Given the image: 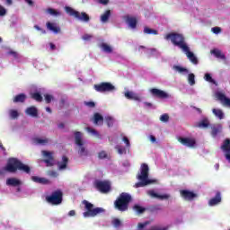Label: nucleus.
Returning <instances> with one entry per match:
<instances>
[{
  "mask_svg": "<svg viewBox=\"0 0 230 230\" xmlns=\"http://www.w3.org/2000/svg\"><path fill=\"white\" fill-rule=\"evenodd\" d=\"M84 105H86V107H90V109H94V107H96V103L94 102H85Z\"/></svg>",
  "mask_w": 230,
  "mask_h": 230,
  "instance_id": "50",
  "label": "nucleus"
},
{
  "mask_svg": "<svg viewBox=\"0 0 230 230\" xmlns=\"http://www.w3.org/2000/svg\"><path fill=\"white\" fill-rule=\"evenodd\" d=\"M110 17H111V10L105 11V13L102 15H101L102 22H107Z\"/></svg>",
  "mask_w": 230,
  "mask_h": 230,
  "instance_id": "32",
  "label": "nucleus"
},
{
  "mask_svg": "<svg viewBox=\"0 0 230 230\" xmlns=\"http://www.w3.org/2000/svg\"><path fill=\"white\" fill-rule=\"evenodd\" d=\"M47 28L54 33H60V27L57 26V23H52L51 22H47Z\"/></svg>",
  "mask_w": 230,
  "mask_h": 230,
  "instance_id": "26",
  "label": "nucleus"
},
{
  "mask_svg": "<svg viewBox=\"0 0 230 230\" xmlns=\"http://www.w3.org/2000/svg\"><path fill=\"white\" fill-rule=\"evenodd\" d=\"M83 204L84 206L85 212L83 213L84 218L98 217V215H102V213H105V209L103 208L97 207L94 208V205L87 200H83Z\"/></svg>",
  "mask_w": 230,
  "mask_h": 230,
  "instance_id": "5",
  "label": "nucleus"
},
{
  "mask_svg": "<svg viewBox=\"0 0 230 230\" xmlns=\"http://www.w3.org/2000/svg\"><path fill=\"white\" fill-rule=\"evenodd\" d=\"M58 128H64V127H65V125H64V123H60V124H58Z\"/></svg>",
  "mask_w": 230,
  "mask_h": 230,
  "instance_id": "64",
  "label": "nucleus"
},
{
  "mask_svg": "<svg viewBox=\"0 0 230 230\" xmlns=\"http://www.w3.org/2000/svg\"><path fill=\"white\" fill-rule=\"evenodd\" d=\"M130 202H132V196L127 192H122L115 200L114 206L119 211H128Z\"/></svg>",
  "mask_w": 230,
  "mask_h": 230,
  "instance_id": "3",
  "label": "nucleus"
},
{
  "mask_svg": "<svg viewBox=\"0 0 230 230\" xmlns=\"http://www.w3.org/2000/svg\"><path fill=\"white\" fill-rule=\"evenodd\" d=\"M178 141H179V143L183 145V146H188L189 148H194L195 145H197V140H195V138L180 137L178 138Z\"/></svg>",
  "mask_w": 230,
  "mask_h": 230,
  "instance_id": "12",
  "label": "nucleus"
},
{
  "mask_svg": "<svg viewBox=\"0 0 230 230\" xmlns=\"http://www.w3.org/2000/svg\"><path fill=\"white\" fill-rule=\"evenodd\" d=\"M212 131H211V136L212 137H216L217 136H218V134H220L222 128L221 127H212Z\"/></svg>",
  "mask_w": 230,
  "mask_h": 230,
  "instance_id": "33",
  "label": "nucleus"
},
{
  "mask_svg": "<svg viewBox=\"0 0 230 230\" xmlns=\"http://www.w3.org/2000/svg\"><path fill=\"white\" fill-rule=\"evenodd\" d=\"M180 193L182 199H184L185 200H193L197 197V194L188 190H182L180 191Z\"/></svg>",
  "mask_w": 230,
  "mask_h": 230,
  "instance_id": "15",
  "label": "nucleus"
},
{
  "mask_svg": "<svg viewBox=\"0 0 230 230\" xmlns=\"http://www.w3.org/2000/svg\"><path fill=\"white\" fill-rule=\"evenodd\" d=\"M93 89L97 93H112V91H116V86L109 82H103L98 84H94Z\"/></svg>",
  "mask_w": 230,
  "mask_h": 230,
  "instance_id": "9",
  "label": "nucleus"
},
{
  "mask_svg": "<svg viewBox=\"0 0 230 230\" xmlns=\"http://www.w3.org/2000/svg\"><path fill=\"white\" fill-rule=\"evenodd\" d=\"M106 120V124L109 128L113 127L114 126V119H112V117H106L105 118Z\"/></svg>",
  "mask_w": 230,
  "mask_h": 230,
  "instance_id": "45",
  "label": "nucleus"
},
{
  "mask_svg": "<svg viewBox=\"0 0 230 230\" xmlns=\"http://www.w3.org/2000/svg\"><path fill=\"white\" fill-rule=\"evenodd\" d=\"M122 141H124V143L128 148H130V140H128V137H123Z\"/></svg>",
  "mask_w": 230,
  "mask_h": 230,
  "instance_id": "53",
  "label": "nucleus"
},
{
  "mask_svg": "<svg viewBox=\"0 0 230 230\" xmlns=\"http://www.w3.org/2000/svg\"><path fill=\"white\" fill-rule=\"evenodd\" d=\"M115 150L118 151V154H119L120 155L123 154H127V149L124 146L119 145H117L115 146Z\"/></svg>",
  "mask_w": 230,
  "mask_h": 230,
  "instance_id": "41",
  "label": "nucleus"
},
{
  "mask_svg": "<svg viewBox=\"0 0 230 230\" xmlns=\"http://www.w3.org/2000/svg\"><path fill=\"white\" fill-rule=\"evenodd\" d=\"M42 155L46 157V159L43 160V163H45L47 166H54L55 157H53L52 152L42 151Z\"/></svg>",
  "mask_w": 230,
  "mask_h": 230,
  "instance_id": "14",
  "label": "nucleus"
},
{
  "mask_svg": "<svg viewBox=\"0 0 230 230\" xmlns=\"http://www.w3.org/2000/svg\"><path fill=\"white\" fill-rule=\"evenodd\" d=\"M25 3H28L29 6H33V0H25Z\"/></svg>",
  "mask_w": 230,
  "mask_h": 230,
  "instance_id": "61",
  "label": "nucleus"
},
{
  "mask_svg": "<svg viewBox=\"0 0 230 230\" xmlns=\"http://www.w3.org/2000/svg\"><path fill=\"white\" fill-rule=\"evenodd\" d=\"M125 96L128 100H134L135 102H141V97L133 92H126Z\"/></svg>",
  "mask_w": 230,
  "mask_h": 230,
  "instance_id": "21",
  "label": "nucleus"
},
{
  "mask_svg": "<svg viewBox=\"0 0 230 230\" xmlns=\"http://www.w3.org/2000/svg\"><path fill=\"white\" fill-rule=\"evenodd\" d=\"M46 201L52 206H58L64 199V192L60 190L52 191L49 196H46Z\"/></svg>",
  "mask_w": 230,
  "mask_h": 230,
  "instance_id": "6",
  "label": "nucleus"
},
{
  "mask_svg": "<svg viewBox=\"0 0 230 230\" xmlns=\"http://www.w3.org/2000/svg\"><path fill=\"white\" fill-rule=\"evenodd\" d=\"M94 186L101 193H109L111 191V181L97 180L94 182Z\"/></svg>",
  "mask_w": 230,
  "mask_h": 230,
  "instance_id": "10",
  "label": "nucleus"
},
{
  "mask_svg": "<svg viewBox=\"0 0 230 230\" xmlns=\"http://www.w3.org/2000/svg\"><path fill=\"white\" fill-rule=\"evenodd\" d=\"M34 141L37 145H48V143L49 142V140L48 138H40V137H36L34 138Z\"/></svg>",
  "mask_w": 230,
  "mask_h": 230,
  "instance_id": "37",
  "label": "nucleus"
},
{
  "mask_svg": "<svg viewBox=\"0 0 230 230\" xmlns=\"http://www.w3.org/2000/svg\"><path fill=\"white\" fill-rule=\"evenodd\" d=\"M204 79L206 82H209L210 84H215V79L211 76V74H205Z\"/></svg>",
  "mask_w": 230,
  "mask_h": 230,
  "instance_id": "46",
  "label": "nucleus"
},
{
  "mask_svg": "<svg viewBox=\"0 0 230 230\" xmlns=\"http://www.w3.org/2000/svg\"><path fill=\"white\" fill-rule=\"evenodd\" d=\"M49 46H50V49H52V51H54V49H57V46H55V44L50 43Z\"/></svg>",
  "mask_w": 230,
  "mask_h": 230,
  "instance_id": "62",
  "label": "nucleus"
},
{
  "mask_svg": "<svg viewBox=\"0 0 230 230\" xmlns=\"http://www.w3.org/2000/svg\"><path fill=\"white\" fill-rule=\"evenodd\" d=\"M188 82L190 85H195V74H189Z\"/></svg>",
  "mask_w": 230,
  "mask_h": 230,
  "instance_id": "44",
  "label": "nucleus"
},
{
  "mask_svg": "<svg viewBox=\"0 0 230 230\" xmlns=\"http://www.w3.org/2000/svg\"><path fill=\"white\" fill-rule=\"evenodd\" d=\"M68 215L69 217H75V215H76V212L75 210H70Z\"/></svg>",
  "mask_w": 230,
  "mask_h": 230,
  "instance_id": "60",
  "label": "nucleus"
},
{
  "mask_svg": "<svg viewBox=\"0 0 230 230\" xmlns=\"http://www.w3.org/2000/svg\"><path fill=\"white\" fill-rule=\"evenodd\" d=\"M9 115L12 119H17V118H19V111H17L16 110H10Z\"/></svg>",
  "mask_w": 230,
  "mask_h": 230,
  "instance_id": "42",
  "label": "nucleus"
},
{
  "mask_svg": "<svg viewBox=\"0 0 230 230\" xmlns=\"http://www.w3.org/2000/svg\"><path fill=\"white\" fill-rule=\"evenodd\" d=\"M147 195H149V197H152L153 199H160V200H168V199H170V195L169 194H157L155 190H151L147 191Z\"/></svg>",
  "mask_w": 230,
  "mask_h": 230,
  "instance_id": "17",
  "label": "nucleus"
},
{
  "mask_svg": "<svg viewBox=\"0 0 230 230\" xmlns=\"http://www.w3.org/2000/svg\"><path fill=\"white\" fill-rule=\"evenodd\" d=\"M26 95L24 93H19L13 99V103H24L26 102Z\"/></svg>",
  "mask_w": 230,
  "mask_h": 230,
  "instance_id": "25",
  "label": "nucleus"
},
{
  "mask_svg": "<svg viewBox=\"0 0 230 230\" xmlns=\"http://www.w3.org/2000/svg\"><path fill=\"white\" fill-rule=\"evenodd\" d=\"M49 175L50 177L57 178V177H58V172H57L56 171H50V172H49Z\"/></svg>",
  "mask_w": 230,
  "mask_h": 230,
  "instance_id": "55",
  "label": "nucleus"
},
{
  "mask_svg": "<svg viewBox=\"0 0 230 230\" xmlns=\"http://www.w3.org/2000/svg\"><path fill=\"white\" fill-rule=\"evenodd\" d=\"M65 10L66 13H68V15H71V17H75L78 21H82L83 22H89V21H91V18L86 13H80L69 6L65 7Z\"/></svg>",
  "mask_w": 230,
  "mask_h": 230,
  "instance_id": "7",
  "label": "nucleus"
},
{
  "mask_svg": "<svg viewBox=\"0 0 230 230\" xmlns=\"http://www.w3.org/2000/svg\"><path fill=\"white\" fill-rule=\"evenodd\" d=\"M170 119V116L166 113L163 114L161 117H160V121H163L164 123H166L168 122Z\"/></svg>",
  "mask_w": 230,
  "mask_h": 230,
  "instance_id": "47",
  "label": "nucleus"
},
{
  "mask_svg": "<svg viewBox=\"0 0 230 230\" xmlns=\"http://www.w3.org/2000/svg\"><path fill=\"white\" fill-rule=\"evenodd\" d=\"M98 157H99V159H107V157H108L107 152H105V151L99 152Z\"/></svg>",
  "mask_w": 230,
  "mask_h": 230,
  "instance_id": "48",
  "label": "nucleus"
},
{
  "mask_svg": "<svg viewBox=\"0 0 230 230\" xmlns=\"http://www.w3.org/2000/svg\"><path fill=\"white\" fill-rule=\"evenodd\" d=\"M111 225L115 228L120 227L121 220H119V218H113L112 221H111Z\"/></svg>",
  "mask_w": 230,
  "mask_h": 230,
  "instance_id": "43",
  "label": "nucleus"
},
{
  "mask_svg": "<svg viewBox=\"0 0 230 230\" xmlns=\"http://www.w3.org/2000/svg\"><path fill=\"white\" fill-rule=\"evenodd\" d=\"M126 22L132 30L136 29L137 26V19H136V17L126 16Z\"/></svg>",
  "mask_w": 230,
  "mask_h": 230,
  "instance_id": "20",
  "label": "nucleus"
},
{
  "mask_svg": "<svg viewBox=\"0 0 230 230\" xmlns=\"http://www.w3.org/2000/svg\"><path fill=\"white\" fill-rule=\"evenodd\" d=\"M221 150L224 152L226 161L230 163V138L224 140Z\"/></svg>",
  "mask_w": 230,
  "mask_h": 230,
  "instance_id": "13",
  "label": "nucleus"
},
{
  "mask_svg": "<svg viewBox=\"0 0 230 230\" xmlns=\"http://www.w3.org/2000/svg\"><path fill=\"white\" fill-rule=\"evenodd\" d=\"M91 39H93V35L91 34H84L83 36V40H91Z\"/></svg>",
  "mask_w": 230,
  "mask_h": 230,
  "instance_id": "56",
  "label": "nucleus"
},
{
  "mask_svg": "<svg viewBox=\"0 0 230 230\" xmlns=\"http://www.w3.org/2000/svg\"><path fill=\"white\" fill-rule=\"evenodd\" d=\"M87 132H90L91 134H93V136H100V134L98 133V131H96V129L93 128H86Z\"/></svg>",
  "mask_w": 230,
  "mask_h": 230,
  "instance_id": "49",
  "label": "nucleus"
},
{
  "mask_svg": "<svg viewBox=\"0 0 230 230\" xmlns=\"http://www.w3.org/2000/svg\"><path fill=\"white\" fill-rule=\"evenodd\" d=\"M25 113L28 116H31V118H37V116H39V110H37L35 106H31L25 110Z\"/></svg>",
  "mask_w": 230,
  "mask_h": 230,
  "instance_id": "18",
  "label": "nucleus"
},
{
  "mask_svg": "<svg viewBox=\"0 0 230 230\" xmlns=\"http://www.w3.org/2000/svg\"><path fill=\"white\" fill-rule=\"evenodd\" d=\"M21 184H22V182H21L20 180L17 178H9L6 180L7 186H13V188H15L17 186H21Z\"/></svg>",
  "mask_w": 230,
  "mask_h": 230,
  "instance_id": "22",
  "label": "nucleus"
},
{
  "mask_svg": "<svg viewBox=\"0 0 230 230\" xmlns=\"http://www.w3.org/2000/svg\"><path fill=\"white\" fill-rule=\"evenodd\" d=\"M164 39L165 40H171L173 46H177V48H180V49H181L182 51H184V49H188L186 39L182 34L177 32H170L165 35Z\"/></svg>",
  "mask_w": 230,
  "mask_h": 230,
  "instance_id": "2",
  "label": "nucleus"
},
{
  "mask_svg": "<svg viewBox=\"0 0 230 230\" xmlns=\"http://www.w3.org/2000/svg\"><path fill=\"white\" fill-rule=\"evenodd\" d=\"M149 139L152 143H155L157 141V138H155L154 135H150Z\"/></svg>",
  "mask_w": 230,
  "mask_h": 230,
  "instance_id": "57",
  "label": "nucleus"
},
{
  "mask_svg": "<svg viewBox=\"0 0 230 230\" xmlns=\"http://www.w3.org/2000/svg\"><path fill=\"white\" fill-rule=\"evenodd\" d=\"M75 145L79 146L78 154L81 156H87L89 155V151L85 149V146H84V141L82 140V132L75 131Z\"/></svg>",
  "mask_w": 230,
  "mask_h": 230,
  "instance_id": "8",
  "label": "nucleus"
},
{
  "mask_svg": "<svg viewBox=\"0 0 230 230\" xmlns=\"http://www.w3.org/2000/svg\"><path fill=\"white\" fill-rule=\"evenodd\" d=\"M222 202V195L220 192H217L216 196L208 201L209 206H217V204H220Z\"/></svg>",
  "mask_w": 230,
  "mask_h": 230,
  "instance_id": "19",
  "label": "nucleus"
},
{
  "mask_svg": "<svg viewBox=\"0 0 230 230\" xmlns=\"http://www.w3.org/2000/svg\"><path fill=\"white\" fill-rule=\"evenodd\" d=\"M101 4H109V0H99Z\"/></svg>",
  "mask_w": 230,
  "mask_h": 230,
  "instance_id": "58",
  "label": "nucleus"
},
{
  "mask_svg": "<svg viewBox=\"0 0 230 230\" xmlns=\"http://www.w3.org/2000/svg\"><path fill=\"white\" fill-rule=\"evenodd\" d=\"M211 30L213 33H215L216 35H218V33L222 32V29L220 27H214Z\"/></svg>",
  "mask_w": 230,
  "mask_h": 230,
  "instance_id": "52",
  "label": "nucleus"
},
{
  "mask_svg": "<svg viewBox=\"0 0 230 230\" xmlns=\"http://www.w3.org/2000/svg\"><path fill=\"white\" fill-rule=\"evenodd\" d=\"M217 99L223 105H226V107H230V99L226 96L224 93H217Z\"/></svg>",
  "mask_w": 230,
  "mask_h": 230,
  "instance_id": "23",
  "label": "nucleus"
},
{
  "mask_svg": "<svg viewBox=\"0 0 230 230\" xmlns=\"http://www.w3.org/2000/svg\"><path fill=\"white\" fill-rule=\"evenodd\" d=\"M193 109H195V111H197V112H199V114H202V110H200V108H197L194 106Z\"/></svg>",
  "mask_w": 230,
  "mask_h": 230,
  "instance_id": "63",
  "label": "nucleus"
},
{
  "mask_svg": "<svg viewBox=\"0 0 230 230\" xmlns=\"http://www.w3.org/2000/svg\"><path fill=\"white\" fill-rule=\"evenodd\" d=\"M211 53L215 56L216 58H221V60H226V55H224L221 50L212 49Z\"/></svg>",
  "mask_w": 230,
  "mask_h": 230,
  "instance_id": "29",
  "label": "nucleus"
},
{
  "mask_svg": "<svg viewBox=\"0 0 230 230\" xmlns=\"http://www.w3.org/2000/svg\"><path fill=\"white\" fill-rule=\"evenodd\" d=\"M67 163H69V158L64 155L62 161L58 162V170H66V168H67Z\"/></svg>",
  "mask_w": 230,
  "mask_h": 230,
  "instance_id": "24",
  "label": "nucleus"
},
{
  "mask_svg": "<svg viewBox=\"0 0 230 230\" xmlns=\"http://www.w3.org/2000/svg\"><path fill=\"white\" fill-rule=\"evenodd\" d=\"M150 93L152 96H154L155 98H159L160 100H166L170 98V94H168V93L163 90H159L157 88H152L150 90Z\"/></svg>",
  "mask_w": 230,
  "mask_h": 230,
  "instance_id": "11",
  "label": "nucleus"
},
{
  "mask_svg": "<svg viewBox=\"0 0 230 230\" xmlns=\"http://www.w3.org/2000/svg\"><path fill=\"white\" fill-rule=\"evenodd\" d=\"M93 123L94 125H103V116H102L100 113H94Z\"/></svg>",
  "mask_w": 230,
  "mask_h": 230,
  "instance_id": "28",
  "label": "nucleus"
},
{
  "mask_svg": "<svg viewBox=\"0 0 230 230\" xmlns=\"http://www.w3.org/2000/svg\"><path fill=\"white\" fill-rule=\"evenodd\" d=\"M31 97L32 98V100H35L36 102H42V95L39 93H31Z\"/></svg>",
  "mask_w": 230,
  "mask_h": 230,
  "instance_id": "39",
  "label": "nucleus"
},
{
  "mask_svg": "<svg viewBox=\"0 0 230 230\" xmlns=\"http://www.w3.org/2000/svg\"><path fill=\"white\" fill-rule=\"evenodd\" d=\"M182 51L185 53L186 57L192 64H194L195 66L199 64V58H197L195 57V54L190 50V47H187V49H183Z\"/></svg>",
  "mask_w": 230,
  "mask_h": 230,
  "instance_id": "16",
  "label": "nucleus"
},
{
  "mask_svg": "<svg viewBox=\"0 0 230 230\" xmlns=\"http://www.w3.org/2000/svg\"><path fill=\"white\" fill-rule=\"evenodd\" d=\"M212 112L217 118H218V119H224V111H222V110L213 109Z\"/></svg>",
  "mask_w": 230,
  "mask_h": 230,
  "instance_id": "31",
  "label": "nucleus"
},
{
  "mask_svg": "<svg viewBox=\"0 0 230 230\" xmlns=\"http://www.w3.org/2000/svg\"><path fill=\"white\" fill-rule=\"evenodd\" d=\"M133 209L137 215H143L146 211V208L140 205H134Z\"/></svg>",
  "mask_w": 230,
  "mask_h": 230,
  "instance_id": "30",
  "label": "nucleus"
},
{
  "mask_svg": "<svg viewBox=\"0 0 230 230\" xmlns=\"http://www.w3.org/2000/svg\"><path fill=\"white\" fill-rule=\"evenodd\" d=\"M148 164H142L140 167V173L137 174V179L140 181L136 183V188H143L144 186H148L152 184V180L148 179L149 172Z\"/></svg>",
  "mask_w": 230,
  "mask_h": 230,
  "instance_id": "4",
  "label": "nucleus"
},
{
  "mask_svg": "<svg viewBox=\"0 0 230 230\" xmlns=\"http://www.w3.org/2000/svg\"><path fill=\"white\" fill-rule=\"evenodd\" d=\"M4 15H6V9H4L3 5H0V17H3Z\"/></svg>",
  "mask_w": 230,
  "mask_h": 230,
  "instance_id": "54",
  "label": "nucleus"
},
{
  "mask_svg": "<svg viewBox=\"0 0 230 230\" xmlns=\"http://www.w3.org/2000/svg\"><path fill=\"white\" fill-rule=\"evenodd\" d=\"M198 127H199V128H208V127H209V120H208V119H202V120L198 124Z\"/></svg>",
  "mask_w": 230,
  "mask_h": 230,
  "instance_id": "35",
  "label": "nucleus"
},
{
  "mask_svg": "<svg viewBox=\"0 0 230 230\" xmlns=\"http://www.w3.org/2000/svg\"><path fill=\"white\" fill-rule=\"evenodd\" d=\"M44 97H45L46 103H49L53 100V95L51 94L47 93L44 95Z\"/></svg>",
  "mask_w": 230,
  "mask_h": 230,
  "instance_id": "51",
  "label": "nucleus"
},
{
  "mask_svg": "<svg viewBox=\"0 0 230 230\" xmlns=\"http://www.w3.org/2000/svg\"><path fill=\"white\" fill-rule=\"evenodd\" d=\"M31 181H33V182H37L38 184H49V180L38 176H32Z\"/></svg>",
  "mask_w": 230,
  "mask_h": 230,
  "instance_id": "27",
  "label": "nucleus"
},
{
  "mask_svg": "<svg viewBox=\"0 0 230 230\" xmlns=\"http://www.w3.org/2000/svg\"><path fill=\"white\" fill-rule=\"evenodd\" d=\"M4 170L5 172H9V173H15L17 170L23 172V173H30L31 172L30 165H26L21 160L13 157L8 159Z\"/></svg>",
  "mask_w": 230,
  "mask_h": 230,
  "instance_id": "1",
  "label": "nucleus"
},
{
  "mask_svg": "<svg viewBox=\"0 0 230 230\" xmlns=\"http://www.w3.org/2000/svg\"><path fill=\"white\" fill-rule=\"evenodd\" d=\"M101 48L105 53H112V47L107 43H102Z\"/></svg>",
  "mask_w": 230,
  "mask_h": 230,
  "instance_id": "34",
  "label": "nucleus"
},
{
  "mask_svg": "<svg viewBox=\"0 0 230 230\" xmlns=\"http://www.w3.org/2000/svg\"><path fill=\"white\" fill-rule=\"evenodd\" d=\"M47 13H49V15H54V16H58V15H61L60 12L53 9V8H48L46 10Z\"/></svg>",
  "mask_w": 230,
  "mask_h": 230,
  "instance_id": "40",
  "label": "nucleus"
},
{
  "mask_svg": "<svg viewBox=\"0 0 230 230\" xmlns=\"http://www.w3.org/2000/svg\"><path fill=\"white\" fill-rule=\"evenodd\" d=\"M144 33L147 35H157V30L150 29L148 27L144 28Z\"/></svg>",
  "mask_w": 230,
  "mask_h": 230,
  "instance_id": "38",
  "label": "nucleus"
},
{
  "mask_svg": "<svg viewBox=\"0 0 230 230\" xmlns=\"http://www.w3.org/2000/svg\"><path fill=\"white\" fill-rule=\"evenodd\" d=\"M154 210L161 211V205H156L153 207Z\"/></svg>",
  "mask_w": 230,
  "mask_h": 230,
  "instance_id": "59",
  "label": "nucleus"
},
{
  "mask_svg": "<svg viewBox=\"0 0 230 230\" xmlns=\"http://www.w3.org/2000/svg\"><path fill=\"white\" fill-rule=\"evenodd\" d=\"M172 69H174V71H177L178 73H190V71L187 68H184L181 66H173Z\"/></svg>",
  "mask_w": 230,
  "mask_h": 230,
  "instance_id": "36",
  "label": "nucleus"
}]
</instances>
